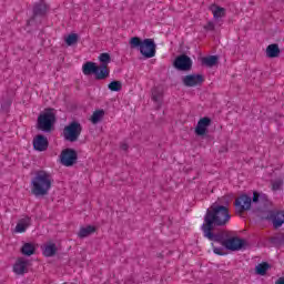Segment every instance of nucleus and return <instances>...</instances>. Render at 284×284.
I'll list each match as a JSON object with an SVG mask.
<instances>
[{
	"mask_svg": "<svg viewBox=\"0 0 284 284\" xmlns=\"http://www.w3.org/2000/svg\"><path fill=\"white\" fill-rule=\"evenodd\" d=\"M275 284H284V276L277 278V280L275 281Z\"/></svg>",
	"mask_w": 284,
	"mask_h": 284,
	"instance_id": "2f4dec72",
	"label": "nucleus"
},
{
	"mask_svg": "<svg viewBox=\"0 0 284 284\" xmlns=\"http://www.w3.org/2000/svg\"><path fill=\"white\" fill-rule=\"evenodd\" d=\"M48 138L43 135H37L33 139V149L37 150V152H45L48 150Z\"/></svg>",
	"mask_w": 284,
	"mask_h": 284,
	"instance_id": "ddd939ff",
	"label": "nucleus"
},
{
	"mask_svg": "<svg viewBox=\"0 0 284 284\" xmlns=\"http://www.w3.org/2000/svg\"><path fill=\"white\" fill-rule=\"evenodd\" d=\"M95 70H97V63L94 62H87L82 65V72L83 74H85V77L90 74H94Z\"/></svg>",
	"mask_w": 284,
	"mask_h": 284,
	"instance_id": "5701e85b",
	"label": "nucleus"
},
{
	"mask_svg": "<svg viewBox=\"0 0 284 284\" xmlns=\"http://www.w3.org/2000/svg\"><path fill=\"white\" fill-rule=\"evenodd\" d=\"M205 79L201 74H189L183 78V83L187 88H194L196 85H201Z\"/></svg>",
	"mask_w": 284,
	"mask_h": 284,
	"instance_id": "9b49d317",
	"label": "nucleus"
},
{
	"mask_svg": "<svg viewBox=\"0 0 284 284\" xmlns=\"http://www.w3.org/2000/svg\"><path fill=\"white\" fill-rule=\"evenodd\" d=\"M34 252H37V245L36 244L26 243L21 247V253L24 256H32V254H34Z\"/></svg>",
	"mask_w": 284,
	"mask_h": 284,
	"instance_id": "4be33fe9",
	"label": "nucleus"
},
{
	"mask_svg": "<svg viewBox=\"0 0 284 284\" xmlns=\"http://www.w3.org/2000/svg\"><path fill=\"white\" fill-rule=\"evenodd\" d=\"M229 222L230 211L227 210V205L221 204V202H215L207 211L204 223L202 225L204 236L206 239H213L214 235H212L211 232L212 227H214V225H225Z\"/></svg>",
	"mask_w": 284,
	"mask_h": 284,
	"instance_id": "f257e3e1",
	"label": "nucleus"
},
{
	"mask_svg": "<svg viewBox=\"0 0 284 284\" xmlns=\"http://www.w3.org/2000/svg\"><path fill=\"white\" fill-rule=\"evenodd\" d=\"M52 189V175L47 171H38L31 181V192L34 196H45Z\"/></svg>",
	"mask_w": 284,
	"mask_h": 284,
	"instance_id": "7ed1b4c3",
	"label": "nucleus"
},
{
	"mask_svg": "<svg viewBox=\"0 0 284 284\" xmlns=\"http://www.w3.org/2000/svg\"><path fill=\"white\" fill-rule=\"evenodd\" d=\"M266 219H270L273 222V225L275 227H281V225L284 223L283 213H276V212L270 211Z\"/></svg>",
	"mask_w": 284,
	"mask_h": 284,
	"instance_id": "4468645a",
	"label": "nucleus"
},
{
	"mask_svg": "<svg viewBox=\"0 0 284 284\" xmlns=\"http://www.w3.org/2000/svg\"><path fill=\"white\" fill-rule=\"evenodd\" d=\"M81 135V124L78 122H72L68 124L63 130V136L67 141L74 142Z\"/></svg>",
	"mask_w": 284,
	"mask_h": 284,
	"instance_id": "6e6552de",
	"label": "nucleus"
},
{
	"mask_svg": "<svg viewBox=\"0 0 284 284\" xmlns=\"http://www.w3.org/2000/svg\"><path fill=\"white\" fill-rule=\"evenodd\" d=\"M79 159V153L74 149H64L60 153V163L64 168H72Z\"/></svg>",
	"mask_w": 284,
	"mask_h": 284,
	"instance_id": "0eeeda50",
	"label": "nucleus"
},
{
	"mask_svg": "<svg viewBox=\"0 0 284 284\" xmlns=\"http://www.w3.org/2000/svg\"><path fill=\"white\" fill-rule=\"evenodd\" d=\"M28 260L18 258L13 264V272L17 276H23V274H28Z\"/></svg>",
	"mask_w": 284,
	"mask_h": 284,
	"instance_id": "f8f14e48",
	"label": "nucleus"
},
{
	"mask_svg": "<svg viewBox=\"0 0 284 284\" xmlns=\"http://www.w3.org/2000/svg\"><path fill=\"white\" fill-rule=\"evenodd\" d=\"M216 63H219V57L216 55L202 58V64L207 65V68H212L213 65H216Z\"/></svg>",
	"mask_w": 284,
	"mask_h": 284,
	"instance_id": "393cba45",
	"label": "nucleus"
},
{
	"mask_svg": "<svg viewBox=\"0 0 284 284\" xmlns=\"http://www.w3.org/2000/svg\"><path fill=\"white\" fill-rule=\"evenodd\" d=\"M151 99L155 101V103H161L163 100V87H154L152 89Z\"/></svg>",
	"mask_w": 284,
	"mask_h": 284,
	"instance_id": "6ab92c4d",
	"label": "nucleus"
},
{
	"mask_svg": "<svg viewBox=\"0 0 284 284\" xmlns=\"http://www.w3.org/2000/svg\"><path fill=\"white\" fill-rule=\"evenodd\" d=\"M67 45H77L79 43V34L71 33L64 38Z\"/></svg>",
	"mask_w": 284,
	"mask_h": 284,
	"instance_id": "bb28decb",
	"label": "nucleus"
},
{
	"mask_svg": "<svg viewBox=\"0 0 284 284\" xmlns=\"http://www.w3.org/2000/svg\"><path fill=\"white\" fill-rule=\"evenodd\" d=\"M108 88L111 92H121L123 83H121V81H112L111 83H109Z\"/></svg>",
	"mask_w": 284,
	"mask_h": 284,
	"instance_id": "c85d7f7f",
	"label": "nucleus"
},
{
	"mask_svg": "<svg viewBox=\"0 0 284 284\" xmlns=\"http://www.w3.org/2000/svg\"><path fill=\"white\" fill-rule=\"evenodd\" d=\"M174 68L182 71L190 70L192 68V59L187 55H180L174 61Z\"/></svg>",
	"mask_w": 284,
	"mask_h": 284,
	"instance_id": "9d476101",
	"label": "nucleus"
},
{
	"mask_svg": "<svg viewBox=\"0 0 284 284\" xmlns=\"http://www.w3.org/2000/svg\"><path fill=\"white\" fill-rule=\"evenodd\" d=\"M265 201H267V196L255 191L252 197L241 195L235 202V207L237 212H245L252 207V203H265Z\"/></svg>",
	"mask_w": 284,
	"mask_h": 284,
	"instance_id": "39448f33",
	"label": "nucleus"
},
{
	"mask_svg": "<svg viewBox=\"0 0 284 284\" xmlns=\"http://www.w3.org/2000/svg\"><path fill=\"white\" fill-rule=\"evenodd\" d=\"M281 54V49H278V44H270L266 48V57L268 59H276Z\"/></svg>",
	"mask_w": 284,
	"mask_h": 284,
	"instance_id": "aec40b11",
	"label": "nucleus"
},
{
	"mask_svg": "<svg viewBox=\"0 0 284 284\" xmlns=\"http://www.w3.org/2000/svg\"><path fill=\"white\" fill-rule=\"evenodd\" d=\"M30 227V217H23L18 221L16 227H14V233L16 234H23L26 230Z\"/></svg>",
	"mask_w": 284,
	"mask_h": 284,
	"instance_id": "2eb2a0df",
	"label": "nucleus"
},
{
	"mask_svg": "<svg viewBox=\"0 0 284 284\" xmlns=\"http://www.w3.org/2000/svg\"><path fill=\"white\" fill-rule=\"evenodd\" d=\"M94 75H95V79H99V80L108 79V77H110V70L108 69V65L98 67L95 64Z\"/></svg>",
	"mask_w": 284,
	"mask_h": 284,
	"instance_id": "f3484780",
	"label": "nucleus"
},
{
	"mask_svg": "<svg viewBox=\"0 0 284 284\" xmlns=\"http://www.w3.org/2000/svg\"><path fill=\"white\" fill-rule=\"evenodd\" d=\"M210 241H213V252L219 256L225 255V250L239 252V250H243V247L247 245V242L239 236H232L226 240L221 236H213L212 239H210Z\"/></svg>",
	"mask_w": 284,
	"mask_h": 284,
	"instance_id": "f03ea898",
	"label": "nucleus"
},
{
	"mask_svg": "<svg viewBox=\"0 0 284 284\" xmlns=\"http://www.w3.org/2000/svg\"><path fill=\"white\" fill-rule=\"evenodd\" d=\"M94 232H97V227L94 225H84L80 227L78 236L80 239H88V236H91Z\"/></svg>",
	"mask_w": 284,
	"mask_h": 284,
	"instance_id": "dca6fc26",
	"label": "nucleus"
},
{
	"mask_svg": "<svg viewBox=\"0 0 284 284\" xmlns=\"http://www.w3.org/2000/svg\"><path fill=\"white\" fill-rule=\"evenodd\" d=\"M283 187V180H275L272 182V190H281Z\"/></svg>",
	"mask_w": 284,
	"mask_h": 284,
	"instance_id": "7c9ffc66",
	"label": "nucleus"
},
{
	"mask_svg": "<svg viewBox=\"0 0 284 284\" xmlns=\"http://www.w3.org/2000/svg\"><path fill=\"white\" fill-rule=\"evenodd\" d=\"M210 125H212V119L207 116L201 118L194 128V133L196 134V136L205 139V136H207Z\"/></svg>",
	"mask_w": 284,
	"mask_h": 284,
	"instance_id": "1a4fd4ad",
	"label": "nucleus"
},
{
	"mask_svg": "<svg viewBox=\"0 0 284 284\" xmlns=\"http://www.w3.org/2000/svg\"><path fill=\"white\" fill-rule=\"evenodd\" d=\"M110 60L111 58L109 53H101L99 55V61L100 63H102V65H108V63H110Z\"/></svg>",
	"mask_w": 284,
	"mask_h": 284,
	"instance_id": "c756f323",
	"label": "nucleus"
},
{
	"mask_svg": "<svg viewBox=\"0 0 284 284\" xmlns=\"http://www.w3.org/2000/svg\"><path fill=\"white\" fill-rule=\"evenodd\" d=\"M57 123V115L52 109H47L38 116V129L42 132H52Z\"/></svg>",
	"mask_w": 284,
	"mask_h": 284,
	"instance_id": "423d86ee",
	"label": "nucleus"
},
{
	"mask_svg": "<svg viewBox=\"0 0 284 284\" xmlns=\"http://www.w3.org/2000/svg\"><path fill=\"white\" fill-rule=\"evenodd\" d=\"M131 48H139L140 53L145 57V59H152L156 54V44L152 39L140 40L139 37H133L129 41Z\"/></svg>",
	"mask_w": 284,
	"mask_h": 284,
	"instance_id": "20e7f679",
	"label": "nucleus"
},
{
	"mask_svg": "<svg viewBox=\"0 0 284 284\" xmlns=\"http://www.w3.org/2000/svg\"><path fill=\"white\" fill-rule=\"evenodd\" d=\"M42 254L43 256H54V254H57V244L52 243V242H48L47 244H44L42 246Z\"/></svg>",
	"mask_w": 284,
	"mask_h": 284,
	"instance_id": "a211bd4d",
	"label": "nucleus"
},
{
	"mask_svg": "<svg viewBox=\"0 0 284 284\" xmlns=\"http://www.w3.org/2000/svg\"><path fill=\"white\" fill-rule=\"evenodd\" d=\"M103 116H105V111H103L102 109H98L90 116V121L91 123L97 125V123H101V121H103Z\"/></svg>",
	"mask_w": 284,
	"mask_h": 284,
	"instance_id": "412c9836",
	"label": "nucleus"
},
{
	"mask_svg": "<svg viewBox=\"0 0 284 284\" xmlns=\"http://www.w3.org/2000/svg\"><path fill=\"white\" fill-rule=\"evenodd\" d=\"M211 12H212L214 19H223V17H225V8H222L219 6H212Z\"/></svg>",
	"mask_w": 284,
	"mask_h": 284,
	"instance_id": "b1692460",
	"label": "nucleus"
},
{
	"mask_svg": "<svg viewBox=\"0 0 284 284\" xmlns=\"http://www.w3.org/2000/svg\"><path fill=\"white\" fill-rule=\"evenodd\" d=\"M267 270H270V264L267 263H261L255 267V272L256 274H260V276H265Z\"/></svg>",
	"mask_w": 284,
	"mask_h": 284,
	"instance_id": "cd10ccee",
	"label": "nucleus"
},
{
	"mask_svg": "<svg viewBox=\"0 0 284 284\" xmlns=\"http://www.w3.org/2000/svg\"><path fill=\"white\" fill-rule=\"evenodd\" d=\"M48 10V4H45V2H39L34 6L33 8V12L34 14H45Z\"/></svg>",
	"mask_w": 284,
	"mask_h": 284,
	"instance_id": "a878e982",
	"label": "nucleus"
}]
</instances>
